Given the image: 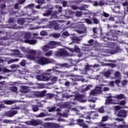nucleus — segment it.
Returning <instances> with one entry per match:
<instances>
[{
	"instance_id": "nucleus-1",
	"label": "nucleus",
	"mask_w": 128,
	"mask_h": 128,
	"mask_svg": "<svg viewBox=\"0 0 128 128\" xmlns=\"http://www.w3.org/2000/svg\"><path fill=\"white\" fill-rule=\"evenodd\" d=\"M60 70H56V68H53L52 69H48L46 70V72L42 73V74L36 76V78L38 80H44V82H46L50 80V78L54 74H62Z\"/></svg>"
},
{
	"instance_id": "nucleus-2",
	"label": "nucleus",
	"mask_w": 128,
	"mask_h": 128,
	"mask_svg": "<svg viewBox=\"0 0 128 128\" xmlns=\"http://www.w3.org/2000/svg\"><path fill=\"white\" fill-rule=\"evenodd\" d=\"M37 62L40 66H46V64H52V61L48 58L42 56L39 58L37 60Z\"/></svg>"
},
{
	"instance_id": "nucleus-3",
	"label": "nucleus",
	"mask_w": 128,
	"mask_h": 128,
	"mask_svg": "<svg viewBox=\"0 0 128 128\" xmlns=\"http://www.w3.org/2000/svg\"><path fill=\"white\" fill-rule=\"evenodd\" d=\"M43 128H60L62 126L58 124L46 122L42 125Z\"/></svg>"
},
{
	"instance_id": "nucleus-4",
	"label": "nucleus",
	"mask_w": 128,
	"mask_h": 128,
	"mask_svg": "<svg viewBox=\"0 0 128 128\" xmlns=\"http://www.w3.org/2000/svg\"><path fill=\"white\" fill-rule=\"evenodd\" d=\"M56 56H68L70 54L64 48H61L59 50L57 51L56 54Z\"/></svg>"
},
{
	"instance_id": "nucleus-5",
	"label": "nucleus",
	"mask_w": 128,
	"mask_h": 128,
	"mask_svg": "<svg viewBox=\"0 0 128 128\" xmlns=\"http://www.w3.org/2000/svg\"><path fill=\"white\" fill-rule=\"evenodd\" d=\"M28 124L30 126H40V124H42V121L40 120H32L28 122Z\"/></svg>"
},
{
	"instance_id": "nucleus-6",
	"label": "nucleus",
	"mask_w": 128,
	"mask_h": 128,
	"mask_svg": "<svg viewBox=\"0 0 128 128\" xmlns=\"http://www.w3.org/2000/svg\"><path fill=\"white\" fill-rule=\"evenodd\" d=\"M36 51L34 50L33 53H30L26 55V56L28 60H36Z\"/></svg>"
},
{
	"instance_id": "nucleus-7",
	"label": "nucleus",
	"mask_w": 128,
	"mask_h": 128,
	"mask_svg": "<svg viewBox=\"0 0 128 128\" xmlns=\"http://www.w3.org/2000/svg\"><path fill=\"white\" fill-rule=\"evenodd\" d=\"M102 92V87L96 86V88L90 92V94H100Z\"/></svg>"
},
{
	"instance_id": "nucleus-8",
	"label": "nucleus",
	"mask_w": 128,
	"mask_h": 128,
	"mask_svg": "<svg viewBox=\"0 0 128 128\" xmlns=\"http://www.w3.org/2000/svg\"><path fill=\"white\" fill-rule=\"evenodd\" d=\"M16 114H18V110H12L6 112L5 114L6 116H8V118H12L14 116H16Z\"/></svg>"
},
{
	"instance_id": "nucleus-9",
	"label": "nucleus",
	"mask_w": 128,
	"mask_h": 128,
	"mask_svg": "<svg viewBox=\"0 0 128 128\" xmlns=\"http://www.w3.org/2000/svg\"><path fill=\"white\" fill-rule=\"evenodd\" d=\"M126 111L122 110L118 112L117 116L118 118H126Z\"/></svg>"
},
{
	"instance_id": "nucleus-10",
	"label": "nucleus",
	"mask_w": 128,
	"mask_h": 128,
	"mask_svg": "<svg viewBox=\"0 0 128 128\" xmlns=\"http://www.w3.org/2000/svg\"><path fill=\"white\" fill-rule=\"evenodd\" d=\"M70 52L74 54V52H76V54H78L80 52V49L78 48V46L75 45L74 48H69Z\"/></svg>"
},
{
	"instance_id": "nucleus-11",
	"label": "nucleus",
	"mask_w": 128,
	"mask_h": 128,
	"mask_svg": "<svg viewBox=\"0 0 128 128\" xmlns=\"http://www.w3.org/2000/svg\"><path fill=\"white\" fill-rule=\"evenodd\" d=\"M84 96L81 94H76L75 95L74 100H80L82 102H84L82 98H84Z\"/></svg>"
},
{
	"instance_id": "nucleus-12",
	"label": "nucleus",
	"mask_w": 128,
	"mask_h": 128,
	"mask_svg": "<svg viewBox=\"0 0 128 128\" xmlns=\"http://www.w3.org/2000/svg\"><path fill=\"white\" fill-rule=\"evenodd\" d=\"M50 26H54V30H60V26L58 24L56 21H52L50 22Z\"/></svg>"
},
{
	"instance_id": "nucleus-13",
	"label": "nucleus",
	"mask_w": 128,
	"mask_h": 128,
	"mask_svg": "<svg viewBox=\"0 0 128 128\" xmlns=\"http://www.w3.org/2000/svg\"><path fill=\"white\" fill-rule=\"evenodd\" d=\"M26 44H36V40H24Z\"/></svg>"
},
{
	"instance_id": "nucleus-14",
	"label": "nucleus",
	"mask_w": 128,
	"mask_h": 128,
	"mask_svg": "<svg viewBox=\"0 0 128 128\" xmlns=\"http://www.w3.org/2000/svg\"><path fill=\"white\" fill-rule=\"evenodd\" d=\"M112 104V96H108L106 100V104Z\"/></svg>"
},
{
	"instance_id": "nucleus-15",
	"label": "nucleus",
	"mask_w": 128,
	"mask_h": 128,
	"mask_svg": "<svg viewBox=\"0 0 128 128\" xmlns=\"http://www.w3.org/2000/svg\"><path fill=\"white\" fill-rule=\"evenodd\" d=\"M48 46L50 48H54V46H58V42L56 41H51L48 43Z\"/></svg>"
},
{
	"instance_id": "nucleus-16",
	"label": "nucleus",
	"mask_w": 128,
	"mask_h": 128,
	"mask_svg": "<svg viewBox=\"0 0 128 128\" xmlns=\"http://www.w3.org/2000/svg\"><path fill=\"white\" fill-rule=\"evenodd\" d=\"M114 98H116V100H123V98H126L124 95L122 94H116V96H114Z\"/></svg>"
},
{
	"instance_id": "nucleus-17",
	"label": "nucleus",
	"mask_w": 128,
	"mask_h": 128,
	"mask_svg": "<svg viewBox=\"0 0 128 128\" xmlns=\"http://www.w3.org/2000/svg\"><path fill=\"white\" fill-rule=\"evenodd\" d=\"M104 4L102 1H100L98 2L96 1L94 2L93 6H104Z\"/></svg>"
},
{
	"instance_id": "nucleus-18",
	"label": "nucleus",
	"mask_w": 128,
	"mask_h": 128,
	"mask_svg": "<svg viewBox=\"0 0 128 128\" xmlns=\"http://www.w3.org/2000/svg\"><path fill=\"white\" fill-rule=\"evenodd\" d=\"M112 128H128V125L126 124H122V125H119V126H116V124H112Z\"/></svg>"
},
{
	"instance_id": "nucleus-19",
	"label": "nucleus",
	"mask_w": 128,
	"mask_h": 128,
	"mask_svg": "<svg viewBox=\"0 0 128 128\" xmlns=\"http://www.w3.org/2000/svg\"><path fill=\"white\" fill-rule=\"evenodd\" d=\"M4 102L5 104L10 105L16 104V101L14 100H5Z\"/></svg>"
},
{
	"instance_id": "nucleus-20",
	"label": "nucleus",
	"mask_w": 128,
	"mask_h": 128,
	"mask_svg": "<svg viewBox=\"0 0 128 128\" xmlns=\"http://www.w3.org/2000/svg\"><path fill=\"white\" fill-rule=\"evenodd\" d=\"M17 22L18 24H20V26H22L24 24V22H26V20L24 19V18H18Z\"/></svg>"
},
{
	"instance_id": "nucleus-21",
	"label": "nucleus",
	"mask_w": 128,
	"mask_h": 128,
	"mask_svg": "<svg viewBox=\"0 0 128 128\" xmlns=\"http://www.w3.org/2000/svg\"><path fill=\"white\" fill-rule=\"evenodd\" d=\"M46 91L43 90L38 93V96L39 98H44V96H46Z\"/></svg>"
},
{
	"instance_id": "nucleus-22",
	"label": "nucleus",
	"mask_w": 128,
	"mask_h": 128,
	"mask_svg": "<svg viewBox=\"0 0 128 128\" xmlns=\"http://www.w3.org/2000/svg\"><path fill=\"white\" fill-rule=\"evenodd\" d=\"M52 12L50 10H46L45 12L42 14V16H48L52 14Z\"/></svg>"
},
{
	"instance_id": "nucleus-23",
	"label": "nucleus",
	"mask_w": 128,
	"mask_h": 128,
	"mask_svg": "<svg viewBox=\"0 0 128 128\" xmlns=\"http://www.w3.org/2000/svg\"><path fill=\"white\" fill-rule=\"evenodd\" d=\"M28 88L26 86H22V92L24 94H26V92H28Z\"/></svg>"
},
{
	"instance_id": "nucleus-24",
	"label": "nucleus",
	"mask_w": 128,
	"mask_h": 128,
	"mask_svg": "<svg viewBox=\"0 0 128 128\" xmlns=\"http://www.w3.org/2000/svg\"><path fill=\"white\" fill-rule=\"evenodd\" d=\"M22 50H23L24 52H26V54H34V50H26V48H22Z\"/></svg>"
},
{
	"instance_id": "nucleus-25",
	"label": "nucleus",
	"mask_w": 128,
	"mask_h": 128,
	"mask_svg": "<svg viewBox=\"0 0 128 128\" xmlns=\"http://www.w3.org/2000/svg\"><path fill=\"white\" fill-rule=\"evenodd\" d=\"M90 116H92V120H96L100 116V115H98V114L96 113L94 114H90Z\"/></svg>"
},
{
	"instance_id": "nucleus-26",
	"label": "nucleus",
	"mask_w": 128,
	"mask_h": 128,
	"mask_svg": "<svg viewBox=\"0 0 128 128\" xmlns=\"http://www.w3.org/2000/svg\"><path fill=\"white\" fill-rule=\"evenodd\" d=\"M92 20H93L94 24H100V20L96 17L92 18Z\"/></svg>"
},
{
	"instance_id": "nucleus-27",
	"label": "nucleus",
	"mask_w": 128,
	"mask_h": 128,
	"mask_svg": "<svg viewBox=\"0 0 128 128\" xmlns=\"http://www.w3.org/2000/svg\"><path fill=\"white\" fill-rule=\"evenodd\" d=\"M18 60H20V59L18 58L16 59H11L8 61V64H12V62H18Z\"/></svg>"
},
{
	"instance_id": "nucleus-28",
	"label": "nucleus",
	"mask_w": 128,
	"mask_h": 128,
	"mask_svg": "<svg viewBox=\"0 0 128 128\" xmlns=\"http://www.w3.org/2000/svg\"><path fill=\"white\" fill-rule=\"evenodd\" d=\"M45 96H46L48 100H50V98H54V95L50 93H48L45 94Z\"/></svg>"
},
{
	"instance_id": "nucleus-29",
	"label": "nucleus",
	"mask_w": 128,
	"mask_h": 128,
	"mask_svg": "<svg viewBox=\"0 0 128 128\" xmlns=\"http://www.w3.org/2000/svg\"><path fill=\"white\" fill-rule=\"evenodd\" d=\"M14 123V120H8L7 119H4L3 120V124H12Z\"/></svg>"
},
{
	"instance_id": "nucleus-30",
	"label": "nucleus",
	"mask_w": 128,
	"mask_h": 128,
	"mask_svg": "<svg viewBox=\"0 0 128 128\" xmlns=\"http://www.w3.org/2000/svg\"><path fill=\"white\" fill-rule=\"evenodd\" d=\"M32 37V34L30 33H26L24 34V38L25 40H30V38Z\"/></svg>"
},
{
	"instance_id": "nucleus-31",
	"label": "nucleus",
	"mask_w": 128,
	"mask_h": 128,
	"mask_svg": "<svg viewBox=\"0 0 128 128\" xmlns=\"http://www.w3.org/2000/svg\"><path fill=\"white\" fill-rule=\"evenodd\" d=\"M106 66H110V68H116V64L112 63H106Z\"/></svg>"
},
{
	"instance_id": "nucleus-32",
	"label": "nucleus",
	"mask_w": 128,
	"mask_h": 128,
	"mask_svg": "<svg viewBox=\"0 0 128 128\" xmlns=\"http://www.w3.org/2000/svg\"><path fill=\"white\" fill-rule=\"evenodd\" d=\"M92 68V66L88 64L85 66L84 70L86 72H88V70H90Z\"/></svg>"
},
{
	"instance_id": "nucleus-33",
	"label": "nucleus",
	"mask_w": 128,
	"mask_h": 128,
	"mask_svg": "<svg viewBox=\"0 0 128 128\" xmlns=\"http://www.w3.org/2000/svg\"><path fill=\"white\" fill-rule=\"evenodd\" d=\"M77 122H78V124H80L81 126H82L83 124H85L84 123V120L82 119L77 120Z\"/></svg>"
},
{
	"instance_id": "nucleus-34",
	"label": "nucleus",
	"mask_w": 128,
	"mask_h": 128,
	"mask_svg": "<svg viewBox=\"0 0 128 128\" xmlns=\"http://www.w3.org/2000/svg\"><path fill=\"white\" fill-rule=\"evenodd\" d=\"M50 80L52 82H56V80H58V77L56 76H51Z\"/></svg>"
},
{
	"instance_id": "nucleus-35",
	"label": "nucleus",
	"mask_w": 128,
	"mask_h": 128,
	"mask_svg": "<svg viewBox=\"0 0 128 128\" xmlns=\"http://www.w3.org/2000/svg\"><path fill=\"white\" fill-rule=\"evenodd\" d=\"M104 106H101L100 108H99L98 110V112H100V114H104Z\"/></svg>"
},
{
	"instance_id": "nucleus-36",
	"label": "nucleus",
	"mask_w": 128,
	"mask_h": 128,
	"mask_svg": "<svg viewBox=\"0 0 128 128\" xmlns=\"http://www.w3.org/2000/svg\"><path fill=\"white\" fill-rule=\"evenodd\" d=\"M48 48H50V46L48 45H45L42 47V50L44 52H46L48 50Z\"/></svg>"
},
{
	"instance_id": "nucleus-37",
	"label": "nucleus",
	"mask_w": 128,
	"mask_h": 128,
	"mask_svg": "<svg viewBox=\"0 0 128 128\" xmlns=\"http://www.w3.org/2000/svg\"><path fill=\"white\" fill-rule=\"evenodd\" d=\"M52 36L53 38H58L60 36V34L58 33H54L52 34Z\"/></svg>"
},
{
	"instance_id": "nucleus-38",
	"label": "nucleus",
	"mask_w": 128,
	"mask_h": 128,
	"mask_svg": "<svg viewBox=\"0 0 128 128\" xmlns=\"http://www.w3.org/2000/svg\"><path fill=\"white\" fill-rule=\"evenodd\" d=\"M32 110L34 112L38 111V107L37 106H32Z\"/></svg>"
},
{
	"instance_id": "nucleus-39",
	"label": "nucleus",
	"mask_w": 128,
	"mask_h": 128,
	"mask_svg": "<svg viewBox=\"0 0 128 128\" xmlns=\"http://www.w3.org/2000/svg\"><path fill=\"white\" fill-rule=\"evenodd\" d=\"M84 20L86 24H92V21L89 18H85Z\"/></svg>"
},
{
	"instance_id": "nucleus-40",
	"label": "nucleus",
	"mask_w": 128,
	"mask_h": 128,
	"mask_svg": "<svg viewBox=\"0 0 128 128\" xmlns=\"http://www.w3.org/2000/svg\"><path fill=\"white\" fill-rule=\"evenodd\" d=\"M2 72H3V74H6V72H12V70L8 69L6 68H4L2 69Z\"/></svg>"
},
{
	"instance_id": "nucleus-41",
	"label": "nucleus",
	"mask_w": 128,
	"mask_h": 128,
	"mask_svg": "<svg viewBox=\"0 0 128 128\" xmlns=\"http://www.w3.org/2000/svg\"><path fill=\"white\" fill-rule=\"evenodd\" d=\"M114 76L116 78H120V72L117 71L114 74Z\"/></svg>"
},
{
	"instance_id": "nucleus-42",
	"label": "nucleus",
	"mask_w": 128,
	"mask_h": 128,
	"mask_svg": "<svg viewBox=\"0 0 128 128\" xmlns=\"http://www.w3.org/2000/svg\"><path fill=\"white\" fill-rule=\"evenodd\" d=\"M10 90H12V92H18V87L14 86L10 88Z\"/></svg>"
},
{
	"instance_id": "nucleus-43",
	"label": "nucleus",
	"mask_w": 128,
	"mask_h": 128,
	"mask_svg": "<svg viewBox=\"0 0 128 128\" xmlns=\"http://www.w3.org/2000/svg\"><path fill=\"white\" fill-rule=\"evenodd\" d=\"M9 24H14L16 21L14 20V18H10L8 19V20Z\"/></svg>"
},
{
	"instance_id": "nucleus-44",
	"label": "nucleus",
	"mask_w": 128,
	"mask_h": 128,
	"mask_svg": "<svg viewBox=\"0 0 128 128\" xmlns=\"http://www.w3.org/2000/svg\"><path fill=\"white\" fill-rule=\"evenodd\" d=\"M56 106L51 107L48 110V112H54V110H56Z\"/></svg>"
},
{
	"instance_id": "nucleus-45",
	"label": "nucleus",
	"mask_w": 128,
	"mask_h": 128,
	"mask_svg": "<svg viewBox=\"0 0 128 128\" xmlns=\"http://www.w3.org/2000/svg\"><path fill=\"white\" fill-rule=\"evenodd\" d=\"M44 55L46 56H52V51H50L48 52H47L45 53Z\"/></svg>"
},
{
	"instance_id": "nucleus-46",
	"label": "nucleus",
	"mask_w": 128,
	"mask_h": 128,
	"mask_svg": "<svg viewBox=\"0 0 128 128\" xmlns=\"http://www.w3.org/2000/svg\"><path fill=\"white\" fill-rule=\"evenodd\" d=\"M61 4H62L63 8H66L68 6V2L66 0H64L62 2H61Z\"/></svg>"
},
{
	"instance_id": "nucleus-47",
	"label": "nucleus",
	"mask_w": 128,
	"mask_h": 128,
	"mask_svg": "<svg viewBox=\"0 0 128 128\" xmlns=\"http://www.w3.org/2000/svg\"><path fill=\"white\" fill-rule=\"evenodd\" d=\"M104 76L106 78H108L109 76H110V71H107L104 74Z\"/></svg>"
},
{
	"instance_id": "nucleus-48",
	"label": "nucleus",
	"mask_w": 128,
	"mask_h": 128,
	"mask_svg": "<svg viewBox=\"0 0 128 128\" xmlns=\"http://www.w3.org/2000/svg\"><path fill=\"white\" fill-rule=\"evenodd\" d=\"M44 116H46V115L44 112H41L38 116V118H44Z\"/></svg>"
},
{
	"instance_id": "nucleus-49",
	"label": "nucleus",
	"mask_w": 128,
	"mask_h": 128,
	"mask_svg": "<svg viewBox=\"0 0 128 128\" xmlns=\"http://www.w3.org/2000/svg\"><path fill=\"white\" fill-rule=\"evenodd\" d=\"M20 64L21 66H26V61L24 60H22V61L20 62Z\"/></svg>"
},
{
	"instance_id": "nucleus-50",
	"label": "nucleus",
	"mask_w": 128,
	"mask_h": 128,
	"mask_svg": "<svg viewBox=\"0 0 128 128\" xmlns=\"http://www.w3.org/2000/svg\"><path fill=\"white\" fill-rule=\"evenodd\" d=\"M14 56H20V52L18 50H14Z\"/></svg>"
},
{
	"instance_id": "nucleus-51",
	"label": "nucleus",
	"mask_w": 128,
	"mask_h": 128,
	"mask_svg": "<svg viewBox=\"0 0 128 128\" xmlns=\"http://www.w3.org/2000/svg\"><path fill=\"white\" fill-rule=\"evenodd\" d=\"M78 10H86V6L84 5L78 7Z\"/></svg>"
},
{
	"instance_id": "nucleus-52",
	"label": "nucleus",
	"mask_w": 128,
	"mask_h": 128,
	"mask_svg": "<svg viewBox=\"0 0 128 128\" xmlns=\"http://www.w3.org/2000/svg\"><path fill=\"white\" fill-rule=\"evenodd\" d=\"M108 116H104L102 118V122H106L108 120Z\"/></svg>"
},
{
	"instance_id": "nucleus-53",
	"label": "nucleus",
	"mask_w": 128,
	"mask_h": 128,
	"mask_svg": "<svg viewBox=\"0 0 128 128\" xmlns=\"http://www.w3.org/2000/svg\"><path fill=\"white\" fill-rule=\"evenodd\" d=\"M84 30H78V33L80 34H84L86 32V28H84Z\"/></svg>"
},
{
	"instance_id": "nucleus-54",
	"label": "nucleus",
	"mask_w": 128,
	"mask_h": 128,
	"mask_svg": "<svg viewBox=\"0 0 128 128\" xmlns=\"http://www.w3.org/2000/svg\"><path fill=\"white\" fill-rule=\"evenodd\" d=\"M128 84V81L126 80H123L122 81V85L123 86H124L126 84Z\"/></svg>"
},
{
	"instance_id": "nucleus-55",
	"label": "nucleus",
	"mask_w": 128,
	"mask_h": 128,
	"mask_svg": "<svg viewBox=\"0 0 128 128\" xmlns=\"http://www.w3.org/2000/svg\"><path fill=\"white\" fill-rule=\"evenodd\" d=\"M126 104V101L125 100H122L119 102V104H120V106H124Z\"/></svg>"
},
{
	"instance_id": "nucleus-56",
	"label": "nucleus",
	"mask_w": 128,
	"mask_h": 128,
	"mask_svg": "<svg viewBox=\"0 0 128 128\" xmlns=\"http://www.w3.org/2000/svg\"><path fill=\"white\" fill-rule=\"evenodd\" d=\"M60 66H62V68H68V64H66V63L60 64Z\"/></svg>"
},
{
	"instance_id": "nucleus-57",
	"label": "nucleus",
	"mask_w": 128,
	"mask_h": 128,
	"mask_svg": "<svg viewBox=\"0 0 128 128\" xmlns=\"http://www.w3.org/2000/svg\"><path fill=\"white\" fill-rule=\"evenodd\" d=\"M76 16H82V12L79 11L76 12Z\"/></svg>"
},
{
	"instance_id": "nucleus-58",
	"label": "nucleus",
	"mask_w": 128,
	"mask_h": 128,
	"mask_svg": "<svg viewBox=\"0 0 128 128\" xmlns=\"http://www.w3.org/2000/svg\"><path fill=\"white\" fill-rule=\"evenodd\" d=\"M92 85H88L86 88L85 89H84V92H86L88 90H90V88H92Z\"/></svg>"
},
{
	"instance_id": "nucleus-59",
	"label": "nucleus",
	"mask_w": 128,
	"mask_h": 128,
	"mask_svg": "<svg viewBox=\"0 0 128 128\" xmlns=\"http://www.w3.org/2000/svg\"><path fill=\"white\" fill-rule=\"evenodd\" d=\"M62 36H69L70 34L68 32H65L62 34Z\"/></svg>"
},
{
	"instance_id": "nucleus-60",
	"label": "nucleus",
	"mask_w": 128,
	"mask_h": 128,
	"mask_svg": "<svg viewBox=\"0 0 128 128\" xmlns=\"http://www.w3.org/2000/svg\"><path fill=\"white\" fill-rule=\"evenodd\" d=\"M38 86L39 88H44V84H38Z\"/></svg>"
},
{
	"instance_id": "nucleus-61",
	"label": "nucleus",
	"mask_w": 128,
	"mask_h": 128,
	"mask_svg": "<svg viewBox=\"0 0 128 128\" xmlns=\"http://www.w3.org/2000/svg\"><path fill=\"white\" fill-rule=\"evenodd\" d=\"M88 44H90V46H92V44H94V40L90 39L88 41Z\"/></svg>"
},
{
	"instance_id": "nucleus-62",
	"label": "nucleus",
	"mask_w": 128,
	"mask_h": 128,
	"mask_svg": "<svg viewBox=\"0 0 128 128\" xmlns=\"http://www.w3.org/2000/svg\"><path fill=\"white\" fill-rule=\"evenodd\" d=\"M40 36H46V34H48V33L46 32V31H42L40 32Z\"/></svg>"
},
{
	"instance_id": "nucleus-63",
	"label": "nucleus",
	"mask_w": 128,
	"mask_h": 128,
	"mask_svg": "<svg viewBox=\"0 0 128 128\" xmlns=\"http://www.w3.org/2000/svg\"><path fill=\"white\" fill-rule=\"evenodd\" d=\"M72 10H78V6H72Z\"/></svg>"
},
{
	"instance_id": "nucleus-64",
	"label": "nucleus",
	"mask_w": 128,
	"mask_h": 128,
	"mask_svg": "<svg viewBox=\"0 0 128 128\" xmlns=\"http://www.w3.org/2000/svg\"><path fill=\"white\" fill-rule=\"evenodd\" d=\"M103 16H104V18H108V16H110V14H108L106 12H104Z\"/></svg>"
}]
</instances>
